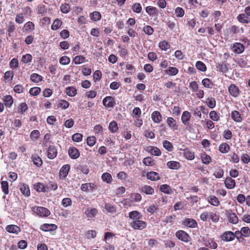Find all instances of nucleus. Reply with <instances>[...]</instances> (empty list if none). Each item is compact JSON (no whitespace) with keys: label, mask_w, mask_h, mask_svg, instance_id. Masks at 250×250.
Listing matches in <instances>:
<instances>
[{"label":"nucleus","mask_w":250,"mask_h":250,"mask_svg":"<svg viewBox=\"0 0 250 250\" xmlns=\"http://www.w3.org/2000/svg\"><path fill=\"white\" fill-rule=\"evenodd\" d=\"M143 31L147 35H151L154 32L153 28L150 25L145 26Z\"/></svg>","instance_id":"0e129e2a"},{"label":"nucleus","mask_w":250,"mask_h":250,"mask_svg":"<svg viewBox=\"0 0 250 250\" xmlns=\"http://www.w3.org/2000/svg\"><path fill=\"white\" fill-rule=\"evenodd\" d=\"M34 24L31 21H28L24 25L25 30L27 32L31 31L34 29Z\"/></svg>","instance_id":"052dcab7"},{"label":"nucleus","mask_w":250,"mask_h":250,"mask_svg":"<svg viewBox=\"0 0 250 250\" xmlns=\"http://www.w3.org/2000/svg\"><path fill=\"white\" fill-rule=\"evenodd\" d=\"M230 147L229 145L226 143L221 144L219 147V151L223 153H226L229 150Z\"/></svg>","instance_id":"49530a36"},{"label":"nucleus","mask_w":250,"mask_h":250,"mask_svg":"<svg viewBox=\"0 0 250 250\" xmlns=\"http://www.w3.org/2000/svg\"><path fill=\"white\" fill-rule=\"evenodd\" d=\"M244 237H249L250 236V229L248 227H243L240 231H238Z\"/></svg>","instance_id":"13d9d810"},{"label":"nucleus","mask_w":250,"mask_h":250,"mask_svg":"<svg viewBox=\"0 0 250 250\" xmlns=\"http://www.w3.org/2000/svg\"><path fill=\"white\" fill-rule=\"evenodd\" d=\"M175 236L179 240L186 243L188 242L190 239L189 235L183 230L176 231Z\"/></svg>","instance_id":"f03ea898"},{"label":"nucleus","mask_w":250,"mask_h":250,"mask_svg":"<svg viewBox=\"0 0 250 250\" xmlns=\"http://www.w3.org/2000/svg\"><path fill=\"white\" fill-rule=\"evenodd\" d=\"M96 186L91 183L83 184L81 187L82 190L86 192H93L96 190Z\"/></svg>","instance_id":"39448f33"},{"label":"nucleus","mask_w":250,"mask_h":250,"mask_svg":"<svg viewBox=\"0 0 250 250\" xmlns=\"http://www.w3.org/2000/svg\"><path fill=\"white\" fill-rule=\"evenodd\" d=\"M57 149L54 146H49L46 151L47 157L50 159H53L57 155Z\"/></svg>","instance_id":"0eeeda50"},{"label":"nucleus","mask_w":250,"mask_h":250,"mask_svg":"<svg viewBox=\"0 0 250 250\" xmlns=\"http://www.w3.org/2000/svg\"><path fill=\"white\" fill-rule=\"evenodd\" d=\"M146 176L148 179L151 181H157L160 179L159 174L154 171L147 172Z\"/></svg>","instance_id":"393cba45"},{"label":"nucleus","mask_w":250,"mask_h":250,"mask_svg":"<svg viewBox=\"0 0 250 250\" xmlns=\"http://www.w3.org/2000/svg\"><path fill=\"white\" fill-rule=\"evenodd\" d=\"M16 29L15 24L12 21H9L7 25V30L9 37L12 36Z\"/></svg>","instance_id":"c9c22d12"},{"label":"nucleus","mask_w":250,"mask_h":250,"mask_svg":"<svg viewBox=\"0 0 250 250\" xmlns=\"http://www.w3.org/2000/svg\"><path fill=\"white\" fill-rule=\"evenodd\" d=\"M59 62L62 65H67L70 63V59L67 56H64L60 58Z\"/></svg>","instance_id":"680f3d73"},{"label":"nucleus","mask_w":250,"mask_h":250,"mask_svg":"<svg viewBox=\"0 0 250 250\" xmlns=\"http://www.w3.org/2000/svg\"><path fill=\"white\" fill-rule=\"evenodd\" d=\"M65 92L70 97H74L77 94V90L74 87H68L65 88Z\"/></svg>","instance_id":"79ce46f5"},{"label":"nucleus","mask_w":250,"mask_h":250,"mask_svg":"<svg viewBox=\"0 0 250 250\" xmlns=\"http://www.w3.org/2000/svg\"><path fill=\"white\" fill-rule=\"evenodd\" d=\"M202 83L204 87L211 89L212 88L214 84L212 81L208 78H205L202 81Z\"/></svg>","instance_id":"4c0bfd02"},{"label":"nucleus","mask_w":250,"mask_h":250,"mask_svg":"<svg viewBox=\"0 0 250 250\" xmlns=\"http://www.w3.org/2000/svg\"><path fill=\"white\" fill-rule=\"evenodd\" d=\"M68 154L70 158L73 159H76L80 156V153L78 150L74 147L69 148Z\"/></svg>","instance_id":"412c9836"},{"label":"nucleus","mask_w":250,"mask_h":250,"mask_svg":"<svg viewBox=\"0 0 250 250\" xmlns=\"http://www.w3.org/2000/svg\"><path fill=\"white\" fill-rule=\"evenodd\" d=\"M24 21V14L19 13L17 14L15 18V21L19 24L22 23Z\"/></svg>","instance_id":"338daca9"},{"label":"nucleus","mask_w":250,"mask_h":250,"mask_svg":"<svg viewBox=\"0 0 250 250\" xmlns=\"http://www.w3.org/2000/svg\"><path fill=\"white\" fill-rule=\"evenodd\" d=\"M41 89L40 87H35L30 88L29 93L33 96H37L41 92Z\"/></svg>","instance_id":"774afa93"},{"label":"nucleus","mask_w":250,"mask_h":250,"mask_svg":"<svg viewBox=\"0 0 250 250\" xmlns=\"http://www.w3.org/2000/svg\"><path fill=\"white\" fill-rule=\"evenodd\" d=\"M236 237V235L231 231H227L223 233L221 236L222 240L225 242H229L233 240Z\"/></svg>","instance_id":"423d86ee"},{"label":"nucleus","mask_w":250,"mask_h":250,"mask_svg":"<svg viewBox=\"0 0 250 250\" xmlns=\"http://www.w3.org/2000/svg\"><path fill=\"white\" fill-rule=\"evenodd\" d=\"M143 163L146 166H152L155 164L154 160L150 157L145 158L143 160Z\"/></svg>","instance_id":"603ef678"},{"label":"nucleus","mask_w":250,"mask_h":250,"mask_svg":"<svg viewBox=\"0 0 250 250\" xmlns=\"http://www.w3.org/2000/svg\"><path fill=\"white\" fill-rule=\"evenodd\" d=\"M70 170V166L68 164L63 165L60 170L59 177L60 178L65 179L67 177L68 172Z\"/></svg>","instance_id":"9d476101"},{"label":"nucleus","mask_w":250,"mask_h":250,"mask_svg":"<svg viewBox=\"0 0 250 250\" xmlns=\"http://www.w3.org/2000/svg\"><path fill=\"white\" fill-rule=\"evenodd\" d=\"M202 163L205 165H208L211 161V157L206 153H202L201 155Z\"/></svg>","instance_id":"ea45409f"},{"label":"nucleus","mask_w":250,"mask_h":250,"mask_svg":"<svg viewBox=\"0 0 250 250\" xmlns=\"http://www.w3.org/2000/svg\"><path fill=\"white\" fill-rule=\"evenodd\" d=\"M32 57L29 54H26L22 57L21 61L24 63H28L32 62Z\"/></svg>","instance_id":"bf43d9fd"},{"label":"nucleus","mask_w":250,"mask_h":250,"mask_svg":"<svg viewBox=\"0 0 250 250\" xmlns=\"http://www.w3.org/2000/svg\"><path fill=\"white\" fill-rule=\"evenodd\" d=\"M32 160L33 164L37 167H40L42 166V160L37 154L33 155L32 156Z\"/></svg>","instance_id":"c756f323"},{"label":"nucleus","mask_w":250,"mask_h":250,"mask_svg":"<svg viewBox=\"0 0 250 250\" xmlns=\"http://www.w3.org/2000/svg\"><path fill=\"white\" fill-rule=\"evenodd\" d=\"M203 244L208 248L211 249H216L217 248V244L214 241L213 239L211 238H203Z\"/></svg>","instance_id":"1a4fd4ad"},{"label":"nucleus","mask_w":250,"mask_h":250,"mask_svg":"<svg viewBox=\"0 0 250 250\" xmlns=\"http://www.w3.org/2000/svg\"><path fill=\"white\" fill-rule=\"evenodd\" d=\"M103 104L106 108H113L115 105V101L112 96H106L103 100Z\"/></svg>","instance_id":"20e7f679"},{"label":"nucleus","mask_w":250,"mask_h":250,"mask_svg":"<svg viewBox=\"0 0 250 250\" xmlns=\"http://www.w3.org/2000/svg\"><path fill=\"white\" fill-rule=\"evenodd\" d=\"M231 116L232 119L236 122L240 123L242 121L240 113L237 111H232L231 114Z\"/></svg>","instance_id":"a19ab883"},{"label":"nucleus","mask_w":250,"mask_h":250,"mask_svg":"<svg viewBox=\"0 0 250 250\" xmlns=\"http://www.w3.org/2000/svg\"><path fill=\"white\" fill-rule=\"evenodd\" d=\"M30 79L34 83H39L42 81V77L37 73H33L30 76Z\"/></svg>","instance_id":"8fccbe9b"},{"label":"nucleus","mask_w":250,"mask_h":250,"mask_svg":"<svg viewBox=\"0 0 250 250\" xmlns=\"http://www.w3.org/2000/svg\"><path fill=\"white\" fill-rule=\"evenodd\" d=\"M91 20L94 21H97L101 20L102 16L98 11H94L90 14Z\"/></svg>","instance_id":"f704fd0d"},{"label":"nucleus","mask_w":250,"mask_h":250,"mask_svg":"<svg viewBox=\"0 0 250 250\" xmlns=\"http://www.w3.org/2000/svg\"><path fill=\"white\" fill-rule=\"evenodd\" d=\"M195 66L199 70L202 72H205L207 70L205 64L201 61H197L196 62Z\"/></svg>","instance_id":"864d4df0"},{"label":"nucleus","mask_w":250,"mask_h":250,"mask_svg":"<svg viewBox=\"0 0 250 250\" xmlns=\"http://www.w3.org/2000/svg\"><path fill=\"white\" fill-rule=\"evenodd\" d=\"M141 192L145 193L146 194L152 195L153 194L154 190L151 186L145 185L142 188Z\"/></svg>","instance_id":"72a5a7b5"},{"label":"nucleus","mask_w":250,"mask_h":250,"mask_svg":"<svg viewBox=\"0 0 250 250\" xmlns=\"http://www.w3.org/2000/svg\"><path fill=\"white\" fill-rule=\"evenodd\" d=\"M182 224L185 226L190 228H195L197 227V223L196 221L191 218H185L182 222Z\"/></svg>","instance_id":"f8f14e48"},{"label":"nucleus","mask_w":250,"mask_h":250,"mask_svg":"<svg viewBox=\"0 0 250 250\" xmlns=\"http://www.w3.org/2000/svg\"><path fill=\"white\" fill-rule=\"evenodd\" d=\"M109 129L112 133H116L118 130L117 123L114 121L111 122L109 125Z\"/></svg>","instance_id":"37998d69"},{"label":"nucleus","mask_w":250,"mask_h":250,"mask_svg":"<svg viewBox=\"0 0 250 250\" xmlns=\"http://www.w3.org/2000/svg\"><path fill=\"white\" fill-rule=\"evenodd\" d=\"M236 19L241 23L248 24L250 23V17L245 13L239 14Z\"/></svg>","instance_id":"4468645a"},{"label":"nucleus","mask_w":250,"mask_h":250,"mask_svg":"<svg viewBox=\"0 0 250 250\" xmlns=\"http://www.w3.org/2000/svg\"><path fill=\"white\" fill-rule=\"evenodd\" d=\"M102 179L104 182L108 184L111 183L112 181V178L111 174L108 172L104 173L102 175Z\"/></svg>","instance_id":"a18cd8bd"},{"label":"nucleus","mask_w":250,"mask_h":250,"mask_svg":"<svg viewBox=\"0 0 250 250\" xmlns=\"http://www.w3.org/2000/svg\"><path fill=\"white\" fill-rule=\"evenodd\" d=\"M142 217V215L136 210H133L129 213V217L133 221L141 219Z\"/></svg>","instance_id":"a878e982"},{"label":"nucleus","mask_w":250,"mask_h":250,"mask_svg":"<svg viewBox=\"0 0 250 250\" xmlns=\"http://www.w3.org/2000/svg\"><path fill=\"white\" fill-rule=\"evenodd\" d=\"M130 226L134 229L141 230L146 228V223L139 219L131 222Z\"/></svg>","instance_id":"7ed1b4c3"},{"label":"nucleus","mask_w":250,"mask_h":250,"mask_svg":"<svg viewBox=\"0 0 250 250\" xmlns=\"http://www.w3.org/2000/svg\"><path fill=\"white\" fill-rule=\"evenodd\" d=\"M164 147L168 151H171L173 149V146L172 144L167 140H165L163 143Z\"/></svg>","instance_id":"69168bd1"},{"label":"nucleus","mask_w":250,"mask_h":250,"mask_svg":"<svg viewBox=\"0 0 250 250\" xmlns=\"http://www.w3.org/2000/svg\"><path fill=\"white\" fill-rule=\"evenodd\" d=\"M167 123L168 126L173 130H177L178 125L176 121L172 117H168L167 120Z\"/></svg>","instance_id":"6ab92c4d"},{"label":"nucleus","mask_w":250,"mask_h":250,"mask_svg":"<svg viewBox=\"0 0 250 250\" xmlns=\"http://www.w3.org/2000/svg\"><path fill=\"white\" fill-rule=\"evenodd\" d=\"M84 213L88 219H90L97 215L98 210L95 208L88 207L85 209Z\"/></svg>","instance_id":"9b49d317"},{"label":"nucleus","mask_w":250,"mask_h":250,"mask_svg":"<svg viewBox=\"0 0 250 250\" xmlns=\"http://www.w3.org/2000/svg\"><path fill=\"white\" fill-rule=\"evenodd\" d=\"M146 12L150 16H153L157 15L158 10V9L153 6H148L146 8Z\"/></svg>","instance_id":"7c9ffc66"},{"label":"nucleus","mask_w":250,"mask_h":250,"mask_svg":"<svg viewBox=\"0 0 250 250\" xmlns=\"http://www.w3.org/2000/svg\"><path fill=\"white\" fill-rule=\"evenodd\" d=\"M167 166L168 168L174 169L177 170L180 168L181 165L179 162L174 161H168L167 163Z\"/></svg>","instance_id":"b1692460"},{"label":"nucleus","mask_w":250,"mask_h":250,"mask_svg":"<svg viewBox=\"0 0 250 250\" xmlns=\"http://www.w3.org/2000/svg\"><path fill=\"white\" fill-rule=\"evenodd\" d=\"M32 211L40 217H47L50 215V211L42 207L34 206L32 208Z\"/></svg>","instance_id":"f257e3e1"},{"label":"nucleus","mask_w":250,"mask_h":250,"mask_svg":"<svg viewBox=\"0 0 250 250\" xmlns=\"http://www.w3.org/2000/svg\"><path fill=\"white\" fill-rule=\"evenodd\" d=\"M151 119L154 123L159 124L162 121V115L159 111H155L151 114Z\"/></svg>","instance_id":"5701e85b"},{"label":"nucleus","mask_w":250,"mask_h":250,"mask_svg":"<svg viewBox=\"0 0 250 250\" xmlns=\"http://www.w3.org/2000/svg\"><path fill=\"white\" fill-rule=\"evenodd\" d=\"M232 51L237 54H241L244 51V46L240 42H235L232 47Z\"/></svg>","instance_id":"f3484780"},{"label":"nucleus","mask_w":250,"mask_h":250,"mask_svg":"<svg viewBox=\"0 0 250 250\" xmlns=\"http://www.w3.org/2000/svg\"><path fill=\"white\" fill-rule=\"evenodd\" d=\"M225 185L227 188L231 189L235 187L236 183L231 178L227 177L225 181Z\"/></svg>","instance_id":"4be33fe9"},{"label":"nucleus","mask_w":250,"mask_h":250,"mask_svg":"<svg viewBox=\"0 0 250 250\" xmlns=\"http://www.w3.org/2000/svg\"><path fill=\"white\" fill-rule=\"evenodd\" d=\"M159 47L162 50L166 51L170 48V45L166 41H163L159 42Z\"/></svg>","instance_id":"4d7b16f0"},{"label":"nucleus","mask_w":250,"mask_h":250,"mask_svg":"<svg viewBox=\"0 0 250 250\" xmlns=\"http://www.w3.org/2000/svg\"><path fill=\"white\" fill-rule=\"evenodd\" d=\"M60 9L62 13L67 14L70 12L71 6L69 4L63 3L61 5Z\"/></svg>","instance_id":"6e6d98bb"},{"label":"nucleus","mask_w":250,"mask_h":250,"mask_svg":"<svg viewBox=\"0 0 250 250\" xmlns=\"http://www.w3.org/2000/svg\"><path fill=\"white\" fill-rule=\"evenodd\" d=\"M227 215L230 223L236 224L238 222L239 219L235 213L231 210H229L227 211Z\"/></svg>","instance_id":"2eb2a0df"},{"label":"nucleus","mask_w":250,"mask_h":250,"mask_svg":"<svg viewBox=\"0 0 250 250\" xmlns=\"http://www.w3.org/2000/svg\"><path fill=\"white\" fill-rule=\"evenodd\" d=\"M146 151L152 155L159 156L161 155L160 150L155 146H149L146 148Z\"/></svg>","instance_id":"aec40b11"},{"label":"nucleus","mask_w":250,"mask_h":250,"mask_svg":"<svg viewBox=\"0 0 250 250\" xmlns=\"http://www.w3.org/2000/svg\"><path fill=\"white\" fill-rule=\"evenodd\" d=\"M209 118L211 121L217 122L220 120L219 115L215 111H211L209 113Z\"/></svg>","instance_id":"5fc2aeb1"},{"label":"nucleus","mask_w":250,"mask_h":250,"mask_svg":"<svg viewBox=\"0 0 250 250\" xmlns=\"http://www.w3.org/2000/svg\"><path fill=\"white\" fill-rule=\"evenodd\" d=\"M160 190L167 194H172L173 193V190L167 184H164L160 187Z\"/></svg>","instance_id":"c85d7f7f"},{"label":"nucleus","mask_w":250,"mask_h":250,"mask_svg":"<svg viewBox=\"0 0 250 250\" xmlns=\"http://www.w3.org/2000/svg\"><path fill=\"white\" fill-rule=\"evenodd\" d=\"M41 229L44 231H51L57 229V226L53 224H44L41 226Z\"/></svg>","instance_id":"a211bd4d"},{"label":"nucleus","mask_w":250,"mask_h":250,"mask_svg":"<svg viewBox=\"0 0 250 250\" xmlns=\"http://www.w3.org/2000/svg\"><path fill=\"white\" fill-rule=\"evenodd\" d=\"M178 69L175 67H169L166 70L167 74L170 76H175L178 74Z\"/></svg>","instance_id":"de8ad7c7"},{"label":"nucleus","mask_w":250,"mask_h":250,"mask_svg":"<svg viewBox=\"0 0 250 250\" xmlns=\"http://www.w3.org/2000/svg\"><path fill=\"white\" fill-rule=\"evenodd\" d=\"M208 201L209 203L211 205L217 207L220 204V202L218 199L215 196L210 195L208 197Z\"/></svg>","instance_id":"cd10ccee"},{"label":"nucleus","mask_w":250,"mask_h":250,"mask_svg":"<svg viewBox=\"0 0 250 250\" xmlns=\"http://www.w3.org/2000/svg\"><path fill=\"white\" fill-rule=\"evenodd\" d=\"M3 101L6 107H11L13 104V99L11 96L6 95L3 98Z\"/></svg>","instance_id":"bb28decb"},{"label":"nucleus","mask_w":250,"mask_h":250,"mask_svg":"<svg viewBox=\"0 0 250 250\" xmlns=\"http://www.w3.org/2000/svg\"><path fill=\"white\" fill-rule=\"evenodd\" d=\"M228 90L229 94L234 98L239 96L241 93L238 87L233 84H231L229 86Z\"/></svg>","instance_id":"6e6552de"},{"label":"nucleus","mask_w":250,"mask_h":250,"mask_svg":"<svg viewBox=\"0 0 250 250\" xmlns=\"http://www.w3.org/2000/svg\"><path fill=\"white\" fill-rule=\"evenodd\" d=\"M21 192L26 196L30 195V189L28 186L26 185L23 184L20 187Z\"/></svg>","instance_id":"09e8293b"},{"label":"nucleus","mask_w":250,"mask_h":250,"mask_svg":"<svg viewBox=\"0 0 250 250\" xmlns=\"http://www.w3.org/2000/svg\"><path fill=\"white\" fill-rule=\"evenodd\" d=\"M34 188L38 192H46L47 190V188L45 185L41 183H38L34 185Z\"/></svg>","instance_id":"473e14b6"},{"label":"nucleus","mask_w":250,"mask_h":250,"mask_svg":"<svg viewBox=\"0 0 250 250\" xmlns=\"http://www.w3.org/2000/svg\"><path fill=\"white\" fill-rule=\"evenodd\" d=\"M62 22L59 19H55L51 25V29L53 30H57L62 25Z\"/></svg>","instance_id":"e433bc0d"},{"label":"nucleus","mask_w":250,"mask_h":250,"mask_svg":"<svg viewBox=\"0 0 250 250\" xmlns=\"http://www.w3.org/2000/svg\"><path fill=\"white\" fill-rule=\"evenodd\" d=\"M28 109L27 105L25 103H21L18 109V112L20 113L23 114Z\"/></svg>","instance_id":"e2e57ef3"},{"label":"nucleus","mask_w":250,"mask_h":250,"mask_svg":"<svg viewBox=\"0 0 250 250\" xmlns=\"http://www.w3.org/2000/svg\"><path fill=\"white\" fill-rule=\"evenodd\" d=\"M184 156L188 160H192L195 158L194 153L188 149L184 150Z\"/></svg>","instance_id":"2f4dec72"},{"label":"nucleus","mask_w":250,"mask_h":250,"mask_svg":"<svg viewBox=\"0 0 250 250\" xmlns=\"http://www.w3.org/2000/svg\"><path fill=\"white\" fill-rule=\"evenodd\" d=\"M85 62V58L82 55L76 56L73 59V62L76 64H80Z\"/></svg>","instance_id":"c03bdc74"},{"label":"nucleus","mask_w":250,"mask_h":250,"mask_svg":"<svg viewBox=\"0 0 250 250\" xmlns=\"http://www.w3.org/2000/svg\"><path fill=\"white\" fill-rule=\"evenodd\" d=\"M191 114L188 111H185L183 112L181 116V121L184 125H188L191 118Z\"/></svg>","instance_id":"ddd939ff"},{"label":"nucleus","mask_w":250,"mask_h":250,"mask_svg":"<svg viewBox=\"0 0 250 250\" xmlns=\"http://www.w3.org/2000/svg\"><path fill=\"white\" fill-rule=\"evenodd\" d=\"M206 104L210 108H214L216 106V101L214 98L208 97L206 101Z\"/></svg>","instance_id":"58836bf2"},{"label":"nucleus","mask_w":250,"mask_h":250,"mask_svg":"<svg viewBox=\"0 0 250 250\" xmlns=\"http://www.w3.org/2000/svg\"><path fill=\"white\" fill-rule=\"evenodd\" d=\"M104 208L107 212L111 213H115L116 211V207L108 203L105 204Z\"/></svg>","instance_id":"3c124183"},{"label":"nucleus","mask_w":250,"mask_h":250,"mask_svg":"<svg viewBox=\"0 0 250 250\" xmlns=\"http://www.w3.org/2000/svg\"><path fill=\"white\" fill-rule=\"evenodd\" d=\"M5 230L9 233L16 234H18L21 231V228L15 225H7L5 228Z\"/></svg>","instance_id":"dca6fc26"}]
</instances>
